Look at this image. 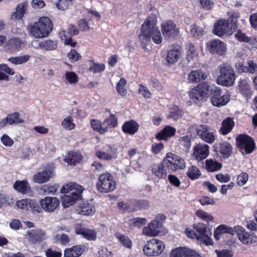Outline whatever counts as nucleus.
Listing matches in <instances>:
<instances>
[{
    "label": "nucleus",
    "mask_w": 257,
    "mask_h": 257,
    "mask_svg": "<svg viewBox=\"0 0 257 257\" xmlns=\"http://www.w3.org/2000/svg\"><path fill=\"white\" fill-rule=\"evenodd\" d=\"M157 17L155 15L149 16L142 26L139 39L142 47H146L151 41L156 44H161L162 37L161 32L156 26Z\"/></svg>",
    "instance_id": "obj_1"
},
{
    "label": "nucleus",
    "mask_w": 257,
    "mask_h": 257,
    "mask_svg": "<svg viewBox=\"0 0 257 257\" xmlns=\"http://www.w3.org/2000/svg\"><path fill=\"white\" fill-rule=\"evenodd\" d=\"M53 29V24L47 17H41L37 22L30 27V33L36 38L47 37Z\"/></svg>",
    "instance_id": "obj_2"
},
{
    "label": "nucleus",
    "mask_w": 257,
    "mask_h": 257,
    "mask_svg": "<svg viewBox=\"0 0 257 257\" xmlns=\"http://www.w3.org/2000/svg\"><path fill=\"white\" fill-rule=\"evenodd\" d=\"M218 69L219 74L216 79L217 83L226 87L232 86L236 79V74L231 65L223 63L219 65Z\"/></svg>",
    "instance_id": "obj_3"
},
{
    "label": "nucleus",
    "mask_w": 257,
    "mask_h": 257,
    "mask_svg": "<svg viewBox=\"0 0 257 257\" xmlns=\"http://www.w3.org/2000/svg\"><path fill=\"white\" fill-rule=\"evenodd\" d=\"M211 86L207 82H203L192 88L189 92L190 98L195 103H200L207 97Z\"/></svg>",
    "instance_id": "obj_4"
},
{
    "label": "nucleus",
    "mask_w": 257,
    "mask_h": 257,
    "mask_svg": "<svg viewBox=\"0 0 257 257\" xmlns=\"http://www.w3.org/2000/svg\"><path fill=\"white\" fill-rule=\"evenodd\" d=\"M236 28V25L235 23H229L226 20L220 19L214 24L212 32L215 35L220 37L231 35Z\"/></svg>",
    "instance_id": "obj_5"
},
{
    "label": "nucleus",
    "mask_w": 257,
    "mask_h": 257,
    "mask_svg": "<svg viewBox=\"0 0 257 257\" xmlns=\"http://www.w3.org/2000/svg\"><path fill=\"white\" fill-rule=\"evenodd\" d=\"M165 247L164 242L153 238L147 241L143 248L144 254L148 256H157L162 253Z\"/></svg>",
    "instance_id": "obj_6"
},
{
    "label": "nucleus",
    "mask_w": 257,
    "mask_h": 257,
    "mask_svg": "<svg viewBox=\"0 0 257 257\" xmlns=\"http://www.w3.org/2000/svg\"><path fill=\"white\" fill-rule=\"evenodd\" d=\"M96 186L97 190L99 192L108 193L112 191L115 189V182L110 173H105L99 176Z\"/></svg>",
    "instance_id": "obj_7"
},
{
    "label": "nucleus",
    "mask_w": 257,
    "mask_h": 257,
    "mask_svg": "<svg viewBox=\"0 0 257 257\" xmlns=\"http://www.w3.org/2000/svg\"><path fill=\"white\" fill-rule=\"evenodd\" d=\"M163 163L167 168L173 171L183 170L186 167L183 159L171 153L167 154L166 157L163 159Z\"/></svg>",
    "instance_id": "obj_8"
},
{
    "label": "nucleus",
    "mask_w": 257,
    "mask_h": 257,
    "mask_svg": "<svg viewBox=\"0 0 257 257\" xmlns=\"http://www.w3.org/2000/svg\"><path fill=\"white\" fill-rule=\"evenodd\" d=\"M212 95L210 98L213 105L219 107L225 105L230 100L228 94L221 95V89L216 86H212L209 92Z\"/></svg>",
    "instance_id": "obj_9"
},
{
    "label": "nucleus",
    "mask_w": 257,
    "mask_h": 257,
    "mask_svg": "<svg viewBox=\"0 0 257 257\" xmlns=\"http://www.w3.org/2000/svg\"><path fill=\"white\" fill-rule=\"evenodd\" d=\"M234 230L240 242L246 245H251L257 242V236L252 232H247L239 225L234 227Z\"/></svg>",
    "instance_id": "obj_10"
},
{
    "label": "nucleus",
    "mask_w": 257,
    "mask_h": 257,
    "mask_svg": "<svg viewBox=\"0 0 257 257\" xmlns=\"http://www.w3.org/2000/svg\"><path fill=\"white\" fill-rule=\"evenodd\" d=\"M236 145L238 148L244 150L245 154L251 153L255 149L253 140L245 135H240L236 137Z\"/></svg>",
    "instance_id": "obj_11"
},
{
    "label": "nucleus",
    "mask_w": 257,
    "mask_h": 257,
    "mask_svg": "<svg viewBox=\"0 0 257 257\" xmlns=\"http://www.w3.org/2000/svg\"><path fill=\"white\" fill-rule=\"evenodd\" d=\"M194 228L197 234L196 239L199 241L200 243H203L206 245L212 244L213 242L210 238L211 233L207 230L205 224L198 223L194 225Z\"/></svg>",
    "instance_id": "obj_12"
},
{
    "label": "nucleus",
    "mask_w": 257,
    "mask_h": 257,
    "mask_svg": "<svg viewBox=\"0 0 257 257\" xmlns=\"http://www.w3.org/2000/svg\"><path fill=\"white\" fill-rule=\"evenodd\" d=\"M196 132L200 138L207 143L212 144L215 140L214 133L208 125L201 124L196 127Z\"/></svg>",
    "instance_id": "obj_13"
},
{
    "label": "nucleus",
    "mask_w": 257,
    "mask_h": 257,
    "mask_svg": "<svg viewBox=\"0 0 257 257\" xmlns=\"http://www.w3.org/2000/svg\"><path fill=\"white\" fill-rule=\"evenodd\" d=\"M39 204L41 205L42 211L51 213L58 207L60 201L57 197L47 196L43 199H41L39 200Z\"/></svg>",
    "instance_id": "obj_14"
},
{
    "label": "nucleus",
    "mask_w": 257,
    "mask_h": 257,
    "mask_svg": "<svg viewBox=\"0 0 257 257\" xmlns=\"http://www.w3.org/2000/svg\"><path fill=\"white\" fill-rule=\"evenodd\" d=\"M162 227V223H159L157 220H153L143 228L142 233L147 236L155 237L159 234Z\"/></svg>",
    "instance_id": "obj_15"
},
{
    "label": "nucleus",
    "mask_w": 257,
    "mask_h": 257,
    "mask_svg": "<svg viewBox=\"0 0 257 257\" xmlns=\"http://www.w3.org/2000/svg\"><path fill=\"white\" fill-rule=\"evenodd\" d=\"M170 257H201L194 250L187 247H179L173 249Z\"/></svg>",
    "instance_id": "obj_16"
},
{
    "label": "nucleus",
    "mask_w": 257,
    "mask_h": 257,
    "mask_svg": "<svg viewBox=\"0 0 257 257\" xmlns=\"http://www.w3.org/2000/svg\"><path fill=\"white\" fill-rule=\"evenodd\" d=\"M209 154V147L206 144H198L193 148V157L198 161L206 159Z\"/></svg>",
    "instance_id": "obj_17"
},
{
    "label": "nucleus",
    "mask_w": 257,
    "mask_h": 257,
    "mask_svg": "<svg viewBox=\"0 0 257 257\" xmlns=\"http://www.w3.org/2000/svg\"><path fill=\"white\" fill-rule=\"evenodd\" d=\"M161 31L165 38L174 37L179 33L178 29L176 28V24L171 22L162 24Z\"/></svg>",
    "instance_id": "obj_18"
},
{
    "label": "nucleus",
    "mask_w": 257,
    "mask_h": 257,
    "mask_svg": "<svg viewBox=\"0 0 257 257\" xmlns=\"http://www.w3.org/2000/svg\"><path fill=\"white\" fill-rule=\"evenodd\" d=\"M54 175L53 170L49 169L37 173L34 175L33 179L35 183L42 184L48 182Z\"/></svg>",
    "instance_id": "obj_19"
},
{
    "label": "nucleus",
    "mask_w": 257,
    "mask_h": 257,
    "mask_svg": "<svg viewBox=\"0 0 257 257\" xmlns=\"http://www.w3.org/2000/svg\"><path fill=\"white\" fill-rule=\"evenodd\" d=\"M209 51L212 54L222 55L226 50V46L224 43L219 40H215L210 42Z\"/></svg>",
    "instance_id": "obj_20"
},
{
    "label": "nucleus",
    "mask_w": 257,
    "mask_h": 257,
    "mask_svg": "<svg viewBox=\"0 0 257 257\" xmlns=\"http://www.w3.org/2000/svg\"><path fill=\"white\" fill-rule=\"evenodd\" d=\"M75 232L88 240H95L97 238V232L93 228L81 227L77 228Z\"/></svg>",
    "instance_id": "obj_21"
},
{
    "label": "nucleus",
    "mask_w": 257,
    "mask_h": 257,
    "mask_svg": "<svg viewBox=\"0 0 257 257\" xmlns=\"http://www.w3.org/2000/svg\"><path fill=\"white\" fill-rule=\"evenodd\" d=\"M166 167H167L164 164L163 161L161 163L154 164L151 167L152 173L158 179H165L167 175Z\"/></svg>",
    "instance_id": "obj_22"
},
{
    "label": "nucleus",
    "mask_w": 257,
    "mask_h": 257,
    "mask_svg": "<svg viewBox=\"0 0 257 257\" xmlns=\"http://www.w3.org/2000/svg\"><path fill=\"white\" fill-rule=\"evenodd\" d=\"M27 237L31 242H40L45 238V232L41 229H34L27 232Z\"/></svg>",
    "instance_id": "obj_23"
},
{
    "label": "nucleus",
    "mask_w": 257,
    "mask_h": 257,
    "mask_svg": "<svg viewBox=\"0 0 257 257\" xmlns=\"http://www.w3.org/2000/svg\"><path fill=\"white\" fill-rule=\"evenodd\" d=\"M82 192L73 191L68 194H65L62 198L63 205L64 207H68L74 204L79 199Z\"/></svg>",
    "instance_id": "obj_24"
},
{
    "label": "nucleus",
    "mask_w": 257,
    "mask_h": 257,
    "mask_svg": "<svg viewBox=\"0 0 257 257\" xmlns=\"http://www.w3.org/2000/svg\"><path fill=\"white\" fill-rule=\"evenodd\" d=\"M215 151L219 153L224 158H228L232 153V148L231 145L226 142L216 144L215 146Z\"/></svg>",
    "instance_id": "obj_25"
},
{
    "label": "nucleus",
    "mask_w": 257,
    "mask_h": 257,
    "mask_svg": "<svg viewBox=\"0 0 257 257\" xmlns=\"http://www.w3.org/2000/svg\"><path fill=\"white\" fill-rule=\"evenodd\" d=\"M238 88L241 94L248 99L251 98L252 92L250 86L245 79H241L238 85Z\"/></svg>",
    "instance_id": "obj_26"
},
{
    "label": "nucleus",
    "mask_w": 257,
    "mask_h": 257,
    "mask_svg": "<svg viewBox=\"0 0 257 257\" xmlns=\"http://www.w3.org/2000/svg\"><path fill=\"white\" fill-rule=\"evenodd\" d=\"M207 74L201 70H196L191 71L188 75V80L191 83L200 82L206 79Z\"/></svg>",
    "instance_id": "obj_27"
},
{
    "label": "nucleus",
    "mask_w": 257,
    "mask_h": 257,
    "mask_svg": "<svg viewBox=\"0 0 257 257\" xmlns=\"http://www.w3.org/2000/svg\"><path fill=\"white\" fill-rule=\"evenodd\" d=\"M4 125L7 124L12 125L14 124H18L23 123L24 119L20 116L19 112H16L13 113L9 114L2 120Z\"/></svg>",
    "instance_id": "obj_28"
},
{
    "label": "nucleus",
    "mask_w": 257,
    "mask_h": 257,
    "mask_svg": "<svg viewBox=\"0 0 257 257\" xmlns=\"http://www.w3.org/2000/svg\"><path fill=\"white\" fill-rule=\"evenodd\" d=\"M176 132L175 128L170 125H167L157 134L156 137L159 140H167L168 138L174 136Z\"/></svg>",
    "instance_id": "obj_29"
},
{
    "label": "nucleus",
    "mask_w": 257,
    "mask_h": 257,
    "mask_svg": "<svg viewBox=\"0 0 257 257\" xmlns=\"http://www.w3.org/2000/svg\"><path fill=\"white\" fill-rule=\"evenodd\" d=\"M139 128V124L134 120L125 122L122 126V130L124 133L132 135L135 134L138 131Z\"/></svg>",
    "instance_id": "obj_30"
},
{
    "label": "nucleus",
    "mask_w": 257,
    "mask_h": 257,
    "mask_svg": "<svg viewBox=\"0 0 257 257\" xmlns=\"http://www.w3.org/2000/svg\"><path fill=\"white\" fill-rule=\"evenodd\" d=\"M234 125V122L232 118L227 117L222 122V126L219 130L220 134L223 135H226L230 133Z\"/></svg>",
    "instance_id": "obj_31"
},
{
    "label": "nucleus",
    "mask_w": 257,
    "mask_h": 257,
    "mask_svg": "<svg viewBox=\"0 0 257 257\" xmlns=\"http://www.w3.org/2000/svg\"><path fill=\"white\" fill-rule=\"evenodd\" d=\"M83 249L80 245L73 246L67 248L64 251V257H79L83 252Z\"/></svg>",
    "instance_id": "obj_32"
},
{
    "label": "nucleus",
    "mask_w": 257,
    "mask_h": 257,
    "mask_svg": "<svg viewBox=\"0 0 257 257\" xmlns=\"http://www.w3.org/2000/svg\"><path fill=\"white\" fill-rule=\"evenodd\" d=\"M58 46L57 41L56 40H47L40 42L38 47L45 51H52L57 49Z\"/></svg>",
    "instance_id": "obj_33"
},
{
    "label": "nucleus",
    "mask_w": 257,
    "mask_h": 257,
    "mask_svg": "<svg viewBox=\"0 0 257 257\" xmlns=\"http://www.w3.org/2000/svg\"><path fill=\"white\" fill-rule=\"evenodd\" d=\"M82 159V155L80 153L75 152H70L65 156L64 160L70 165H75L79 163Z\"/></svg>",
    "instance_id": "obj_34"
},
{
    "label": "nucleus",
    "mask_w": 257,
    "mask_h": 257,
    "mask_svg": "<svg viewBox=\"0 0 257 257\" xmlns=\"http://www.w3.org/2000/svg\"><path fill=\"white\" fill-rule=\"evenodd\" d=\"M22 45V41L19 38H13L7 42L5 47L7 50L11 51H16L21 47Z\"/></svg>",
    "instance_id": "obj_35"
},
{
    "label": "nucleus",
    "mask_w": 257,
    "mask_h": 257,
    "mask_svg": "<svg viewBox=\"0 0 257 257\" xmlns=\"http://www.w3.org/2000/svg\"><path fill=\"white\" fill-rule=\"evenodd\" d=\"M180 52L177 49H171L168 51L166 61L169 65L173 64L179 59Z\"/></svg>",
    "instance_id": "obj_36"
},
{
    "label": "nucleus",
    "mask_w": 257,
    "mask_h": 257,
    "mask_svg": "<svg viewBox=\"0 0 257 257\" xmlns=\"http://www.w3.org/2000/svg\"><path fill=\"white\" fill-rule=\"evenodd\" d=\"M70 191L82 192V187L76 183L71 182L64 185L61 189V193L69 194Z\"/></svg>",
    "instance_id": "obj_37"
},
{
    "label": "nucleus",
    "mask_w": 257,
    "mask_h": 257,
    "mask_svg": "<svg viewBox=\"0 0 257 257\" xmlns=\"http://www.w3.org/2000/svg\"><path fill=\"white\" fill-rule=\"evenodd\" d=\"M205 165L207 171L211 172L219 171L222 168V164L212 159L206 160Z\"/></svg>",
    "instance_id": "obj_38"
},
{
    "label": "nucleus",
    "mask_w": 257,
    "mask_h": 257,
    "mask_svg": "<svg viewBox=\"0 0 257 257\" xmlns=\"http://www.w3.org/2000/svg\"><path fill=\"white\" fill-rule=\"evenodd\" d=\"M27 3H23L19 4L16 9V12H14L11 16V19H20L24 16L25 12L27 10Z\"/></svg>",
    "instance_id": "obj_39"
},
{
    "label": "nucleus",
    "mask_w": 257,
    "mask_h": 257,
    "mask_svg": "<svg viewBox=\"0 0 257 257\" xmlns=\"http://www.w3.org/2000/svg\"><path fill=\"white\" fill-rule=\"evenodd\" d=\"M14 188L17 191L26 194L30 191V187L27 181H17L14 184Z\"/></svg>",
    "instance_id": "obj_40"
},
{
    "label": "nucleus",
    "mask_w": 257,
    "mask_h": 257,
    "mask_svg": "<svg viewBox=\"0 0 257 257\" xmlns=\"http://www.w3.org/2000/svg\"><path fill=\"white\" fill-rule=\"evenodd\" d=\"M91 205L88 203H83L81 204L77 209L78 213L81 215H89L93 214L95 210Z\"/></svg>",
    "instance_id": "obj_41"
},
{
    "label": "nucleus",
    "mask_w": 257,
    "mask_h": 257,
    "mask_svg": "<svg viewBox=\"0 0 257 257\" xmlns=\"http://www.w3.org/2000/svg\"><path fill=\"white\" fill-rule=\"evenodd\" d=\"M186 175L190 179L195 180L201 176V173L199 169L193 165L188 167Z\"/></svg>",
    "instance_id": "obj_42"
},
{
    "label": "nucleus",
    "mask_w": 257,
    "mask_h": 257,
    "mask_svg": "<svg viewBox=\"0 0 257 257\" xmlns=\"http://www.w3.org/2000/svg\"><path fill=\"white\" fill-rule=\"evenodd\" d=\"M104 127H106V132L108 128L115 127L117 124V119L114 114H110L103 122Z\"/></svg>",
    "instance_id": "obj_43"
},
{
    "label": "nucleus",
    "mask_w": 257,
    "mask_h": 257,
    "mask_svg": "<svg viewBox=\"0 0 257 257\" xmlns=\"http://www.w3.org/2000/svg\"><path fill=\"white\" fill-rule=\"evenodd\" d=\"M30 58L29 55H24L17 57H12L9 58L8 60L11 63L15 65H21L28 62Z\"/></svg>",
    "instance_id": "obj_44"
},
{
    "label": "nucleus",
    "mask_w": 257,
    "mask_h": 257,
    "mask_svg": "<svg viewBox=\"0 0 257 257\" xmlns=\"http://www.w3.org/2000/svg\"><path fill=\"white\" fill-rule=\"evenodd\" d=\"M90 124L92 128L99 133L104 134L106 132V127H104L103 123H101L99 120L95 119H92Z\"/></svg>",
    "instance_id": "obj_45"
},
{
    "label": "nucleus",
    "mask_w": 257,
    "mask_h": 257,
    "mask_svg": "<svg viewBox=\"0 0 257 257\" xmlns=\"http://www.w3.org/2000/svg\"><path fill=\"white\" fill-rule=\"evenodd\" d=\"M126 84V79L124 78H121L116 84V91L122 96H125L127 94V90L125 88Z\"/></svg>",
    "instance_id": "obj_46"
},
{
    "label": "nucleus",
    "mask_w": 257,
    "mask_h": 257,
    "mask_svg": "<svg viewBox=\"0 0 257 257\" xmlns=\"http://www.w3.org/2000/svg\"><path fill=\"white\" fill-rule=\"evenodd\" d=\"M59 37L62 41H63L65 44L69 45L71 46H75L76 42H72V39L70 36H68L67 31L62 30L59 32Z\"/></svg>",
    "instance_id": "obj_47"
},
{
    "label": "nucleus",
    "mask_w": 257,
    "mask_h": 257,
    "mask_svg": "<svg viewBox=\"0 0 257 257\" xmlns=\"http://www.w3.org/2000/svg\"><path fill=\"white\" fill-rule=\"evenodd\" d=\"M182 116V111L176 105H173L170 109L169 114L167 118H173L175 120Z\"/></svg>",
    "instance_id": "obj_48"
},
{
    "label": "nucleus",
    "mask_w": 257,
    "mask_h": 257,
    "mask_svg": "<svg viewBox=\"0 0 257 257\" xmlns=\"http://www.w3.org/2000/svg\"><path fill=\"white\" fill-rule=\"evenodd\" d=\"M29 210L37 213L42 212L41 205H40L39 202H38L36 200L30 199H29Z\"/></svg>",
    "instance_id": "obj_49"
},
{
    "label": "nucleus",
    "mask_w": 257,
    "mask_h": 257,
    "mask_svg": "<svg viewBox=\"0 0 257 257\" xmlns=\"http://www.w3.org/2000/svg\"><path fill=\"white\" fill-rule=\"evenodd\" d=\"M116 236L124 246L128 248L132 247V242L128 236L120 233H116Z\"/></svg>",
    "instance_id": "obj_50"
},
{
    "label": "nucleus",
    "mask_w": 257,
    "mask_h": 257,
    "mask_svg": "<svg viewBox=\"0 0 257 257\" xmlns=\"http://www.w3.org/2000/svg\"><path fill=\"white\" fill-rule=\"evenodd\" d=\"M132 204L136 209H147L150 207V202L146 200H134Z\"/></svg>",
    "instance_id": "obj_51"
},
{
    "label": "nucleus",
    "mask_w": 257,
    "mask_h": 257,
    "mask_svg": "<svg viewBox=\"0 0 257 257\" xmlns=\"http://www.w3.org/2000/svg\"><path fill=\"white\" fill-rule=\"evenodd\" d=\"M203 29L195 24L191 26L190 33L194 37L199 39L203 36Z\"/></svg>",
    "instance_id": "obj_52"
},
{
    "label": "nucleus",
    "mask_w": 257,
    "mask_h": 257,
    "mask_svg": "<svg viewBox=\"0 0 257 257\" xmlns=\"http://www.w3.org/2000/svg\"><path fill=\"white\" fill-rule=\"evenodd\" d=\"M198 52L196 50L195 46L192 44H189L187 47V56L189 61L193 60L198 56Z\"/></svg>",
    "instance_id": "obj_53"
},
{
    "label": "nucleus",
    "mask_w": 257,
    "mask_h": 257,
    "mask_svg": "<svg viewBox=\"0 0 257 257\" xmlns=\"http://www.w3.org/2000/svg\"><path fill=\"white\" fill-rule=\"evenodd\" d=\"M196 215L201 220L207 222L213 221L214 219L213 217L211 215L202 210H199L197 211L196 212Z\"/></svg>",
    "instance_id": "obj_54"
},
{
    "label": "nucleus",
    "mask_w": 257,
    "mask_h": 257,
    "mask_svg": "<svg viewBox=\"0 0 257 257\" xmlns=\"http://www.w3.org/2000/svg\"><path fill=\"white\" fill-rule=\"evenodd\" d=\"M73 121V118L70 116H68L63 120L61 125L64 128L71 130L74 129L75 126V124Z\"/></svg>",
    "instance_id": "obj_55"
},
{
    "label": "nucleus",
    "mask_w": 257,
    "mask_h": 257,
    "mask_svg": "<svg viewBox=\"0 0 257 257\" xmlns=\"http://www.w3.org/2000/svg\"><path fill=\"white\" fill-rule=\"evenodd\" d=\"M146 223L147 219L145 218L137 217L130 220V226L140 228Z\"/></svg>",
    "instance_id": "obj_56"
},
{
    "label": "nucleus",
    "mask_w": 257,
    "mask_h": 257,
    "mask_svg": "<svg viewBox=\"0 0 257 257\" xmlns=\"http://www.w3.org/2000/svg\"><path fill=\"white\" fill-rule=\"evenodd\" d=\"M104 69L105 65L104 64H98L95 63H93L89 68V71L93 73L102 72Z\"/></svg>",
    "instance_id": "obj_57"
},
{
    "label": "nucleus",
    "mask_w": 257,
    "mask_h": 257,
    "mask_svg": "<svg viewBox=\"0 0 257 257\" xmlns=\"http://www.w3.org/2000/svg\"><path fill=\"white\" fill-rule=\"evenodd\" d=\"M66 80L70 84L77 83L78 81V77L76 74L73 72H67L65 74Z\"/></svg>",
    "instance_id": "obj_58"
},
{
    "label": "nucleus",
    "mask_w": 257,
    "mask_h": 257,
    "mask_svg": "<svg viewBox=\"0 0 257 257\" xmlns=\"http://www.w3.org/2000/svg\"><path fill=\"white\" fill-rule=\"evenodd\" d=\"M248 179V175L245 172H242L237 176L236 183L239 186H242L246 184Z\"/></svg>",
    "instance_id": "obj_59"
},
{
    "label": "nucleus",
    "mask_w": 257,
    "mask_h": 257,
    "mask_svg": "<svg viewBox=\"0 0 257 257\" xmlns=\"http://www.w3.org/2000/svg\"><path fill=\"white\" fill-rule=\"evenodd\" d=\"M96 156L99 159L104 160H111L114 157V154L108 155L106 152L97 151L95 153Z\"/></svg>",
    "instance_id": "obj_60"
},
{
    "label": "nucleus",
    "mask_w": 257,
    "mask_h": 257,
    "mask_svg": "<svg viewBox=\"0 0 257 257\" xmlns=\"http://www.w3.org/2000/svg\"><path fill=\"white\" fill-rule=\"evenodd\" d=\"M235 37L237 40L240 42L248 43L250 41V39L240 30H238L236 32L235 34Z\"/></svg>",
    "instance_id": "obj_61"
},
{
    "label": "nucleus",
    "mask_w": 257,
    "mask_h": 257,
    "mask_svg": "<svg viewBox=\"0 0 257 257\" xmlns=\"http://www.w3.org/2000/svg\"><path fill=\"white\" fill-rule=\"evenodd\" d=\"M246 68L247 73L249 74H253L257 71V64L252 60L247 61Z\"/></svg>",
    "instance_id": "obj_62"
},
{
    "label": "nucleus",
    "mask_w": 257,
    "mask_h": 257,
    "mask_svg": "<svg viewBox=\"0 0 257 257\" xmlns=\"http://www.w3.org/2000/svg\"><path fill=\"white\" fill-rule=\"evenodd\" d=\"M55 239L57 241L60 242L63 244H67L70 241L69 236L65 234H57L55 236Z\"/></svg>",
    "instance_id": "obj_63"
},
{
    "label": "nucleus",
    "mask_w": 257,
    "mask_h": 257,
    "mask_svg": "<svg viewBox=\"0 0 257 257\" xmlns=\"http://www.w3.org/2000/svg\"><path fill=\"white\" fill-rule=\"evenodd\" d=\"M67 56L70 61L72 62L78 61L81 57L80 55L74 49H71L67 54Z\"/></svg>",
    "instance_id": "obj_64"
}]
</instances>
